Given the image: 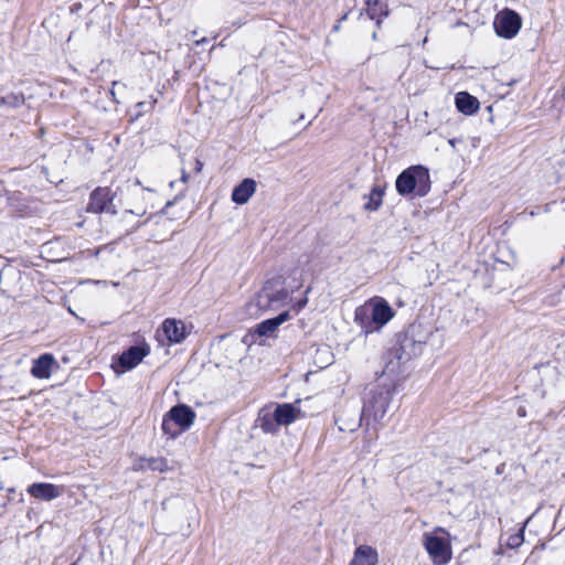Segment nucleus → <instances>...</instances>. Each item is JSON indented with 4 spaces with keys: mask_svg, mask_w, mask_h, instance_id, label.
I'll use <instances>...</instances> for the list:
<instances>
[{
    "mask_svg": "<svg viewBox=\"0 0 565 565\" xmlns=\"http://www.w3.org/2000/svg\"><path fill=\"white\" fill-rule=\"evenodd\" d=\"M393 393L390 388L385 387H375L371 390L364 399V405L362 411L353 412V419L351 423H345L344 416H341L338 422V427L341 431H355L359 427L362 426V423L365 422L366 427L370 426V420L381 422L388 406L392 402Z\"/></svg>",
    "mask_w": 565,
    "mask_h": 565,
    "instance_id": "1",
    "label": "nucleus"
},
{
    "mask_svg": "<svg viewBox=\"0 0 565 565\" xmlns=\"http://www.w3.org/2000/svg\"><path fill=\"white\" fill-rule=\"evenodd\" d=\"M289 297L288 290L279 280L266 281L263 288L246 303V313L258 318L267 311L280 308Z\"/></svg>",
    "mask_w": 565,
    "mask_h": 565,
    "instance_id": "2",
    "label": "nucleus"
},
{
    "mask_svg": "<svg viewBox=\"0 0 565 565\" xmlns=\"http://www.w3.org/2000/svg\"><path fill=\"white\" fill-rule=\"evenodd\" d=\"M395 188L399 195L414 194L423 198L430 191L429 171L424 166H412L402 171L395 181Z\"/></svg>",
    "mask_w": 565,
    "mask_h": 565,
    "instance_id": "3",
    "label": "nucleus"
},
{
    "mask_svg": "<svg viewBox=\"0 0 565 565\" xmlns=\"http://www.w3.org/2000/svg\"><path fill=\"white\" fill-rule=\"evenodd\" d=\"M449 533L444 527H436L431 533H424V546L436 565H446L451 559V545L448 540Z\"/></svg>",
    "mask_w": 565,
    "mask_h": 565,
    "instance_id": "4",
    "label": "nucleus"
},
{
    "mask_svg": "<svg viewBox=\"0 0 565 565\" xmlns=\"http://www.w3.org/2000/svg\"><path fill=\"white\" fill-rule=\"evenodd\" d=\"M195 418L194 412L186 405L173 406L162 420V430L172 438L190 428Z\"/></svg>",
    "mask_w": 565,
    "mask_h": 565,
    "instance_id": "5",
    "label": "nucleus"
},
{
    "mask_svg": "<svg viewBox=\"0 0 565 565\" xmlns=\"http://www.w3.org/2000/svg\"><path fill=\"white\" fill-rule=\"evenodd\" d=\"M522 26L521 17L513 10L504 9L497 13L493 28L498 36L503 39L514 38Z\"/></svg>",
    "mask_w": 565,
    "mask_h": 565,
    "instance_id": "6",
    "label": "nucleus"
},
{
    "mask_svg": "<svg viewBox=\"0 0 565 565\" xmlns=\"http://www.w3.org/2000/svg\"><path fill=\"white\" fill-rule=\"evenodd\" d=\"M114 193L109 188H97L89 195V203L87 211L92 213H111L116 214L115 206L113 204Z\"/></svg>",
    "mask_w": 565,
    "mask_h": 565,
    "instance_id": "7",
    "label": "nucleus"
},
{
    "mask_svg": "<svg viewBox=\"0 0 565 565\" xmlns=\"http://www.w3.org/2000/svg\"><path fill=\"white\" fill-rule=\"evenodd\" d=\"M64 490V486H56L46 482H34L28 487L26 492L34 499L52 501L61 497Z\"/></svg>",
    "mask_w": 565,
    "mask_h": 565,
    "instance_id": "8",
    "label": "nucleus"
},
{
    "mask_svg": "<svg viewBox=\"0 0 565 565\" xmlns=\"http://www.w3.org/2000/svg\"><path fill=\"white\" fill-rule=\"evenodd\" d=\"M148 353L149 348L147 345H134L122 352L118 362L125 370H131L138 365Z\"/></svg>",
    "mask_w": 565,
    "mask_h": 565,
    "instance_id": "9",
    "label": "nucleus"
},
{
    "mask_svg": "<svg viewBox=\"0 0 565 565\" xmlns=\"http://www.w3.org/2000/svg\"><path fill=\"white\" fill-rule=\"evenodd\" d=\"M257 183L254 179L246 178L232 191V201L236 204H245L254 195Z\"/></svg>",
    "mask_w": 565,
    "mask_h": 565,
    "instance_id": "10",
    "label": "nucleus"
},
{
    "mask_svg": "<svg viewBox=\"0 0 565 565\" xmlns=\"http://www.w3.org/2000/svg\"><path fill=\"white\" fill-rule=\"evenodd\" d=\"M55 364L56 361L54 356L50 353H44L33 361L31 374L35 379H49Z\"/></svg>",
    "mask_w": 565,
    "mask_h": 565,
    "instance_id": "11",
    "label": "nucleus"
},
{
    "mask_svg": "<svg viewBox=\"0 0 565 565\" xmlns=\"http://www.w3.org/2000/svg\"><path fill=\"white\" fill-rule=\"evenodd\" d=\"M393 316L394 311L385 300H379L372 307L371 321L377 328L385 326Z\"/></svg>",
    "mask_w": 565,
    "mask_h": 565,
    "instance_id": "12",
    "label": "nucleus"
},
{
    "mask_svg": "<svg viewBox=\"0 0 565 565\" xmlns=\"http://www.w3.org/2000/svg\"><path fill=\"white\" fill-rule=\"evenodd\" d=\"M379 555L375 548L369 545H360L354 551V555L349 565H376Z\"/></svg>",
    "mask_w": 565,
    "mask_h": 565,
    "instance_id": "13",
    "label": "nucleus"
},
{
    "mask_svg": "<svg viewBox=\"0 0 565 565\" xmlns=\"http://www.w3.org/2000/svg\"><path fill=\"white\" fill-rule=\"evenodd\" d=\"M365 12L371 20H375L376 26L380 28L383 19L388 15L387 4L381 0H364Z\"/></svg>",
    "mask_w": 565,
    "mask_h": 565,
    "instance_id": "14",
    "label": "nucleus"
},
{
    "mask_svg": "<svg viewBox=\"0 0 565 565\" xmlns=\"http://www.w3.org/2000/svg\"><path fill=\"white\" fill-rule=\"evenodd\" d=\"M274 414L279 426H287L299 417L300 409L296 408L292 404L285 403L277 405Z\"/></svg>",
    "mask_w": 565,
    "mask_h": 565,
    "instance_id": "15",
    "label": "nucleus"
},
{
    "mask_svg": "<svg viewBox=\"0 0 565 565\" xmlns=\"http://www.w3.org/2000/svg\"><path fill=\"white\" fill-rule=\"evenodd\" d=\"M289 319V312H280L277 317L262 321L257 324L256 333L260 337L271 335L277 328Z\"/></svg>",
    "mask_w": 565,
    "mask_h": 565,
    "instance_id": "16",
    "label": "nucleus"
},
{
    "mask_svg": "<svg viewBox=\"0 0 565 565\" xmlns=\"http://www.w3.org/2000/svg\"><path fill=\"white\" fill-rule=\"evenodd\" d=\"M162 330L170 342L179 343L185 338V327L181 321L167 319L162 323Z\"/></svg>",
    "mask_w": 565,
    "mask_h": 565,
    "instance_id": "17",
    "label": "nucleus"
},
{
    "mask_svg": "<svg viewBox=\"0 0 565 565\" xmlns=\"http://www.w3.org/2000/svg\"><path fill=\"white\" fill-rule=\"evenodd\" d=\"M456 106L465 115H472L479 109V102L467 92H459L456 95Z\"/></svg>",
    "mask_w": 565,
    "mask_h": 565,
    "instance_id": "18",
    "label": "nucleus"
},
{
    "mask_svg": "<svg viewBox=\"0 0 565 565\" xmlns=\"http://www.w3.org/2000/svg\"><path fill=\"white\" fill-rule=\"evenodd\" d=\"M256 423L257 426L266 434H276L279 428L274 412H269L268 409H262L259 412Z\"/></svg>",
    "mask_w": 565,
    "mask_h": 565,
    "instance_id": "19",
    "label": "nucleus"
},
{
    "mask_svg": "<svg viewBox=\"0 0 565 565\" xmlns=\"http://www.w3.org/2000/svg\"><path fill=\"white\" fill-rule=\"evenodd\" d=\"M384 190L381 186H374L365 198L364 209L367 211H376L382 205Z\"/></svg>",
    "mask_w": 565,
    "mask_h": 565,
    "instance_id": "20",
    "label": "nucleus"
},
{
    "mask_svg": "<svg viewBox=\"0 0 565 565\" xmlns=\"http://www.w3.org/2000/svg\"><path fill=\"white\" fill-rule=\"evenodd\" d=\"M141 469L164 472L169 470L168 461L164 458H146L140 460Z\"/></svg>",
    "mask_w": 565,
    "mask_h": 565,
    "instance_id": "21",
    "label": "nucleus"
},
{
    "mask_svg": "<svg viewBox=\"0 0 565 565\" xmlns=\"http://www.w3.org/2000/svg\"><path fill=\"white\" fill-rule=\"evenodd\" d=\"M25 102L22 93H10L7 96L0 97V107L8 106L12 108L21 107Z\"/></svg>",
    "mask_w": 565,
    "mask_h": 565,
    "instance_id": "22",
    "label": "nucleus"
},
{
    "mask_svg": "<svg viewBox=\"0 0 565 565\" xmlns=\"http://www.w3.org/2000/svg\"><path fill=\"white\" fill-rule=\"evenodd\" d=\"M525 524L519 531L508 537L507 545L510 548H518L524 542Z\"/></svg>",
    "mask_w": 565,
    "mask_h": 565,
    "instance_id": "23",
    "label": "nucleus"
},
{
    "mask_svg": "<svg viewBox=\"0 0 565 565\" xmlns=\"http://www.w3.org/2000/svg\"><path fill=\"white\" fill-rule=\"evenodd\" d=\"M156 103H157L156 99H153L151 102H139V103H137L136 106H135V108H136L135 117L139 118L143 114H146L148 111H151L154 108Z\"/></svg>",
    "mask_w": 565,
    "mask_h": 565,
    "instance_id": "24",
    "label": "nucleus"
},
{
    "mask_svg": "<svg viewBox=\"0 0 565 565\" xmlns=\"http://www.w3.org/2000/svg\"><path fill=\"white\" fill-rule=\"evenodd\" d=\"M354 411H358L356 408L354 407H348L345 408L335 419V423L338 424L339 419L341 416H344L345 418V423H351L352 419H353V412Z\"/></svg>",
    "mask_w": 565,
    "mask_h": 565,
    "instance_id": "25",
    "label": "nucleus"
},
{
    "mask_svg": "<svg viewBox=\"0 0 565 565\" xmlns=\"http://www.w3.org/2000/svg\"><path fill=\"white\" fill-rule=\"evenodd\" d=\"M307 302H308L307 297H303V298H301L300 300H298V301L295 303V306H294V307H295V309H296V311L298 312L299 310H301L302 308H305V307H306V305H307Z\"/></svg>",
    "mask_w": 565,
    "mask_h": 565,
    "instance_id": "26",
    "label": "nucleus"
},
{
    "mask_svg": "<svg viewBox=\"0 0 565 565\" xmlns=\"http://www.w3.org/2000/svg\"><path fill=\"white\" fill-rule=\"evenodd\" d=\"M202 168H203V163H202V161H201V160H199V159H196V160H195V168H194V169H195V171H196V172H201Z\"/></svg>",
    "mask_w": 565,
    "mask_h": 565,
    "instance_id": "27",
    "label": "nucleus"
},
{
    "mask_svg": "<svg viewBox=\"0 0 565 565\" xmlns=\"http://www.w3.org/2000/svg\"><path fill=\"white\" fill-rule=\"evenodd\" d=\"M362 315H365L364 310L362 308L356 309V311H355V320L361 319Z\"/></svg>",
    "mask_w": 565,
    "mask_h": 565,
    "instance_id": "28",
    "label": "nucleus"
},
{
    "mask_svg": "<svg viewBox=\"0 0 565 565\" xmlns=\"http://www.w3.org/2000/svg\"><path fill=\"white\" fill-rule=\"evenodd\" d=\"M206 42H207V39H206V38H202V39H200V40L195 41V44H196V45H201V44H204V43H206Z\"/></svg>",
    "mask_w": 565,
    "mask_h": 565,
    "instance_id": "29",
    "label": "nucleus"
},
{
    "mask_svg": "<svg viewBox=\"0 0 565 565\" xmlns=\"http://www.w3.org/2000/svg\"><path fill=\"white\" fill-rule=\"evenodd\" d=\"M172 204H173V202H172V201H168V202H167V204H166V206L163 207L162 212H163V213H167L168 207H169V206H171Z\"/></svg>",
    "mask_w": 565,
    "mask_h": 565,
    "instance_id": "30",
    "label": "nucleus"
},
{
    "mask_svg": "<svg viewBox=\"0 0 565 565\" xmlns=\"http://www.w3.org/2000/svg\"><path fill=\"white\" fill-rule=\"evenodd\" d=\"M456 142H457V139H455V138H454V139H449V140H448V143H449L452 148H455Z\"/></svg>",
    "mask_w": 565,
    "mask_h": 565,
    "instance_id": "31",
    "label": "nucleus"
},
{
    "mask_svg": "<svg viewBox=\"0 0 565 565\" xmlns=\"http://www.w3.org/2000/svg\"><path fill=\"white\" fill-rule=\"evenodd\" d=\"M348 15H349V13H348V12H347V13H344V14L341 17V19L339 20V22H341V23H342L343 21H345V20L348 19Z\"/></svg>",
    "mask_w": 565,
    "mask_h": 565,
    "instance_id": "32",
    "label": "nucleus"
},
{
    "mask_svg": "<svg viewBox=\"0 0 565 565\" xmlns=\"http://www.w3.org/2000/svg\"><path fill=\"white\" fill-rule=\"evenodd\" d=\"M341 28V22H338L334 26H333V31L338 32Z\"/></svg>",
    "mask_w": 565,
    "mask_h": 565,
    "instance_id": "33",
    "label": "nucleus"
},
{
    "mask_svg": "<svg viewBox=\"0 0 565 565\" xmlns=\"http://www.w3.org/2000/svg\"><path fill=\"white\" fill-rule=\"evenodd\" d=\"M518 414H519L520 416H524V415H525V411H524V408H522V407H521V408H519V409H518Z\"/></svg>",
    "mask_w": 565,
    "mask_h": 565,
    "instance_id": "34",
    "label": "nucleus"
},
{
    "mask_svg": "<svg viewBox=\"0 0 565 565\" xmlns=\"http://www.w3.org/2000/svg\"><path fill=\"white\" fill-rule=\"evenodd\" d=\"M181 179H182L183 182H186L188 174L185 173V171L182 172V178Z\"/></svg>",
    "mask_w": 565,
    "mask_h": 565,
    "instance_id": "35",
    "label": "nucleus"
},
{
    "mask_svg": "<svg viewBox=\"0 0 565 565\" xmlns=\"http://www.w3.org/2000/svg\"><path fill=\"white\" fill-rule=\"evenodd\" d=\"M372 39H373V40H376V39H377V33H376V32H373V34H372Z\"/></svg>",
    "mask_w": 565,
    "mask_h": 565,
    "instance_id": "36",
    "label": "nucleus"
},
{
    "mask_svg": "<svg viewBox=\"0 0 565 565\" xmlns=\"http://www.w3.org/2000/svg\"><path fill=\"white\" fill-rule=\"evenodd\" d=\"M562 98L565 100V87L562 90Z\"/></svg>",
    "mask_w": 565,
    "mask_h": 565,
    "instance_id": "37",
    "label": "nucleus"
},
{
    "mask_svg": "<svg viewBox=\"0 0 565 565\" xmlns=\"http://www.w3.org/2000/svg\"><path fill=\"white\" fill-rule=\"evenodd\" d=\"M145 213H146V210H142V211H140V212H137V214H139V215H143Z\"/></svg>",
    "mask_w": 565,
    "mask_h": 565,
    "instance_id": "38",
    "label": "nucleus"
},
{
    "mask_svg": "<svg viewBox=\"0 0 565 565\" xmlns=\"http://www.w3.org/2000/svg\"><path fill=\"white\" fill-rule=\"evenodd\" d=\"M117 85H119V82H116V81H115V82H113V87H115V86H117Z\"/></svg>",
    "mask_w": 565,
    "mask_h": 565,
    "instance_id": "39",
    "label": "nucleus"
},
{
    "mask_svg": "<svg viewBox=\"0 0 565 565\" xmlns=\"http://www.w3.org/2000/svg\"><path fill=\"white\" fill-rule=\"evenodd\" d=\"M110 94L115 97V90L114 89L110 90Z\"/></svg>",
    "mask_w": 565,
    "mask_h": 565,
    "instance_id": "40",
    "label": "nucleus"
}]
</instances>
